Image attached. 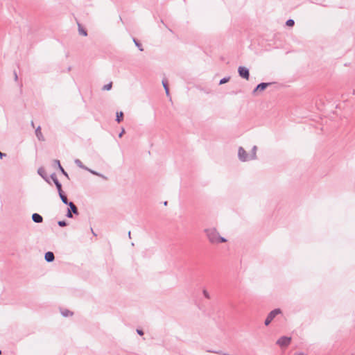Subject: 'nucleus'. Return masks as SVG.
Returning a JSON list of instances; mask_svg holds the SVG:
<instances>
[{
  "instance_id": "nucleus-1",
  "label": "nucleus",
  "mask_w": 355,
  "mask_h": 355,
  "mask_svg": "<svg viewBox=\"0 0 355 355\" xmlns=\"http://www.w3.org/2000/svg\"><path fill=\"white\" fill-rule=\"evenodd\" d=\"M209 241L212 243H224L226 239L219 235V233L214 228H209L205 230Z\"/></svg>"
},
{
  "instance_id": "nucleus-2",
  "label": "nucleus",
  "mask_w": 355,
  "mask_h": 355,
  "mask_svg": "<svg viewBox=\"0 0 355 355\" xmlns=\"http://www.w3.org/2000/svg\"><path fill=\"white\" fill-rule=\"evenodd\" d=\"M271 83H262L259 84L252 91L253 96H258L261 92H263Z\"/></svg>"
},
{
  "instance_id": "nucleus-3",
  "label": "nucleus",
  "mask_w": 355,
  "mask_h": 355,
  "mask_svg": "<svg viewBox=\"0 0 355 355\" xmlns=\"http://www.w3.org/2000/svg\"><path fill=\"white\" fill-rule=\"evenodd\" d=\"M282 313L281 310L279 309H274L273 311H270L266 320H265V324L266 326H268L272 321V320L275 318V317L278 315V314H280Z\"/></svg>"
},
{
  "instance_id": "nucleus-4",
  "label": "nucleus",
  "mask_w": 355,
  "mask_h": 355,
  "mask_svg": "<svg viewBox=\"0 0 355 355\" xmlns=\"http://www.w3.org/2000/svg\"><path fill=\"white\" fill-rule=\"evenodd\" d=\"M238 157L241 162H247L250 160V155L247 153L243 147H239L238 150Z\"/></svg>"
},
{
  "instance_id": "nucleus-5",
  "label": "nucleus",
  "mask_w": 355,
  "mask_h": 355,
  "mask_svg": "<svg viewBox=\"0 0 355 355\" xmlns=\"http://www.w3.org/2000/svg\"><path fill=\"white\" fill-rule=\"evenodd\" d=\"M239 76L245 79L248 80L250 77L249 70L245 67H239L238 69Z\"/></svg>"
},
{
  "instance_id": "nucleus-6",
  "label": "nucleus",
  "mask_w": 355,
  "mask_h": 355,
  "mask_svg": "<svg viewBox=\"0 0 355 355\" xmlns=\"http://www.w3.org/2000/svg\"><path fill=\"white\" fill-rule=\"evenodd\" d=\"M291 340V338L290 337L283 336V337H281L277 341V344L281 347H286L290 344Z\"/></svg>"
},
{
  "instance_id": "nucleus-7",
  "label": "nucleus",
  "mask_w": 355,
  "mask_h": 355,
  "mask_svg": "<svg viewBox=\"0 0 355 355\" xmlns=\"http://www.w3.org/2000/svg\"><path fill=\"white\" fill-rule=\"evenodd\" d=\"M59 196L60 197L61 200L64 204H68V200L65 195L63 194L62 190V185H60V187H57Z\"/></svg>"
},
{
  "instance_id": "nucleus-8",
  "label": "nucleus",
  "mask_w": 355,
  "mask_h": 355,
  "mask_svg": "<svg viewBox=\"0 0 355 355\" xmlns=\"http://www.w3.org/2000/svg\"><path fill=\"white\" fill-rule=\"evenodd\" d=\"M32 220L36 223H40L43 221V218L39 214L35 213L32 215Z\"/></svg>"
},
{
  "instance_id": "nucleus-9",
  "label": "nucleus",
  "mask_w": 355,
  "mask_h": 355,
  "mask_svg": "<svg viewBox=\"0 0 355 355\" xmlns=\"http://www.w3.org/2000/svg\"><path fill=\"white\" fill-rule=\"evenodd\" d=\"M35 135H36V137L37 138L40 140V141H44V136L41 132V128L40 126H38L36 130H35Z\"/></svg>"
},
{
  "instance_id": "nucleus-10",
  "label": "nucleus",
  "mask_w": 355,
  "mask_h": 355,
  "mask_svg": "<svg viewBox=\"0 0 355 355\" xmlns=\"http://www.w3.org/2000/svg\"><path fill=\"white\" fill-rule=\"evenodd\" d=\"M44 258L47 262H51L54 260L55 257L53 252H48L45 254Z\"/></svg>"
},
{
  "instance_id": "nucleus-11",
  "label": "nucleus",
  "mask_w": 355,
  "mask_h": 355,
  "mask_svg": "<svg viewBox=\"0 0 355 355\" xmlns=\"http://www.w3.org/2000/svg\"><path fill=\"white\" fill-rule=\"evenodd\" d=\"M67 205L69 206V209H70L71 212H73L74 214H78V208L76 207V206L72 202H69L68 201V204Z\"/></svg>"
},
{
  "instance_id": "nucleus-12",
  "label": "nucleus",
  "mask_w": 355,
  "mask_h": 355,
  "mask_svg": "<svg viewBox=\"0 0 355 355\" xmlns=\"http://www.w3.org/2000/svg\"><path fill=\"white\" fill-rule=\"evenodd\" d=\"M257 147L256 146H254L252 149L251 153L250 154V160L256 159V157H257Z\"/></svg>"
},
{
  "instance_id": "nucleus-13",
  "label": "nucleus",
  "mask_w": 355,
  "mask_h": 355,
  "mask_svg": "<svg viewBox=\"0 0 355 355\" xmlns=\"http://www.w3.org/2000/svg\"><path fill=\"white\" fill-rule=\"evenodd\" d=\"M78 33H79V34L83 35V36H85V37L87 36V31L82 27L80 24L78 23Z\"/></svg>"
},
{
  "instance_id": "nucleus-14",
  "label": "nucleus",
  "mask_w": 355,
  "mask_h": 355,
  "mask_svg": "<svg viewBox=\"0 0 355 355\" xmlns=\"http://www.w3.org/2000/svg\"><path fill=\"white\" fill-rule=\"evenodd\" d=\"M51 178L52 180L53 181L54 184H55L56 187H60V185H61V184L58 181L55 174H52L51 175Z\"/></svg>"
},
{
  "instance_id": "nucleus-15",
  "label": "nucleus",
  "mask_w": 355,
  "mask_h": 355,
  "mask_svg": "<svg viewBox=\"0 0 355 355\" xmlns=\"http://www.w3.org/2000/svg\"><path fill=\"white\" fill-rule=\"evenodd\" d=\"M37 173L42 178H43L44 180H46V177H45V171L42 167H40L38 168Z\"/></svg>"
},
{
  "instance_id": "nucleus-16",
  "label": "nucleus",
  "mask_w": 355,
  "mask_h": 355,
  "mask_svg": "<svg viewBox=\"0 0 355 355\" xmlns=\"http://www.w3.org/2000/svg\"><path fill=\"white\" fill-rule=\"evenodd\" d=\"M75 163L78 167L87 170V168L83 164L82 162L80 159H76Z\"/></svg>"
},
{
  "instance_id": "nucleus-17",
  "label": "nucleus",
  "mask_w": 355,
  "mask_h": 355,
  "mask_svg": "<svg viewBox=\"0 0 355 355\" xmlns=\"http://www.w3.org/2000/svg\"><path fill=\"white\" fill-rule=\"evenodd\" d=\"M55 163H58V168L61 171V172L65 175V176H68L67 173H66V171L64 170V168L62 167L60 163V161L59 160H55Z\"/></svg>"
},
{
  "instance_id": "nucleus-18",
  "label": "nucleus",
  "mask_w": 355,
  "mask_h": 355,
  "mask_svg": "<svg viewBox=\"0 0 355 355\" xmlns=\"http://www.w3.org/2000/svg\"><path fill=\"white\" fill-rule=\"evenodd\" d=\"M123 114L122 112H117L116 113V121L118 123L121 122L123 119Z\"/></svg>"
},
{
  "instance_id": "nucleus-19",
  "label": "nucleus",
  "mask_w": 355,
  "mask_h": 355,
  "mask_svg": "<svg viewBox=\"0 0 355 355\" xmlns=\"http://www.w3.org/2000/svg\"><path fill=\"white\" fill-rule=\"evenodd\" d=\"M112 86V83H108V84H107V85H105L103 86V90H107V91H108V90L111 89Z\"/></svg>"
},
{
  "instance_id": "nucleus-20",
  "label": "nucleus",
  "mask_w": 355,
  "mask_h": 355,
  "mask_svg": "<svg viewBox=\"0 0 355 355\" xmlns=\"http://www.w3.org/2000/svg\"><path fill=\"white\" fill-rule=\"evenodd\" d=\"M230 80V77L224 78L220 80V85L225 84Z\"/></svg>"
},
{
  "instance_id": "nucleus-21",
  "label": "nucleus",
  "mask_w": 355,
  "mask_h": 355,
  "mask_svg": "<svg viewBox=\"0 0 355 355\" xmlns=\"http://www.w3.org/2000/svg\"><path fill=\"white\" fill-rule=\"evenodd\" d=\"M133 41H134V42H135V45L139 48V49L141 51H143V49H142V47H141V44H139V42H138L135 39H134V40H133Z\"/></svg>"
},
{
  "instance_id": "nucleus-22",
  "label": "nucleus",
  "mask_w": 355,
  "mask_h": 355,
  "mask_svg": "<svg viewBox=\"0 0 355 355\" xmlns=\"http://www.w3.org/2000/svg\"><path fill=\"white\" fill-rule=\"evenodd\" d=\"M286 25L288 26H292L294 25V21L293 19H288L286 21Z\"/></svg>"
},
{
  "instance_id": "nucleus-23",
  "label": "nucleus",
  "mask_w": 355,
  "mask_h": 355,
  "mask_svg": "<svg viewBox=\"0 0 355 355\" xmlns=\"http://www.w3.org/2000/svg\"><path fill=\"white\" fill-rule=\"evenodd\" d=\"M163 86H164V87L165 91H166V95H167V96H168V95H169L168 88V87H167V85H166L164 82H163Z\"/></svg>"
},
{
  "instance_id": "nucleus-24",
  "label": "nucleus",
  "mask_w": 355,
  "mask_h": 355,
  "mask_svg": "<svg viewBox=\"0 0 355 355\" xmlns=\"http://www.w3.org/2000/svg\"><path fill=\"white\" fill-rule=\"evenodd\" d=\"M58 225L60 226V227H64L67 225V223L64 220H60L58 221Z\"/></svg>"
},
{
  "instance_id": "nucleus-25",
  "label": "nucleus",
  "mask_w": 355,
  "mask_h": 355,
  "mask_svg": "<svg viewBox=\"0 0 355 355\" xmlns=\"http://www.w3.org/2000/svg\"><path fill=\"white\" fill-rule=\"evenodd\" d=\"M203 295L204 296L207 298V299H209L210 298V295H209V293L207 292V290H203Z\"/></svg>"
},
{
  "instance_id": "nucleus-26",
  "label": "nucleus",
  "mask_w": 355,
  "mask_h": 355,
  "mask_svg": "<svg viewBox=\"0 0 355 355\" xmlns=\"http://www.w3.org/2000/svg\"><path fill=\"white\" fill-rule=\"evenodd\" d=\"M72 213L73 212H71L70 209H68V211H67V216L69 217V218H72V216H72Z\"/></svg>"
},
{
  "instance_id": "nucleus-27",
  "label": "nucleus",
  "mask_w": 355,
  "mask_h": 355,
  "mask_svg": "<svg viewBox=\"0 0 355 355\" xmlns=\"http://www.w3.org/2000/svg\"><path fill=\"white\" fill-rule=\"evenodd\" d=\"M87 170L92 173V174H94V175H100L98 173L95 172V171H92V170H90V169H88Z\"/></svg>"
},
{
  "instance_id": "nucleus-28",
  "label": "nucleus",
  "mask_w": 355,
  "mask_h": 355,
  "mask_svg": "<svg viewBox=\"0 0 355 355\" xmlns=\"http://www.w3.org/2000/svg\"><path fill=\"white\" fill-rule=\"evenodd\" d=\"M137 332L138 333V334H139V335H141V336H142V335L144 334L143 331H142V330H141V329H137Z\"/></svg>"
},
{
  "instance_id": "nucleus-29",
  "label": "nucleus",
  "mask_w": 355,
  "mask_h": 355,
  "mask_svg": "<svg viewBox=\"0 0 355 355\" xmlns=\"http://www.w3.org/2000/svg\"><path fill=\"white\" fill-rule=\"evenodd\" d=\"M69 313H70V312H69V311H67L66 312H62V315H63L64 316H68V315H69Z\"/></svg>"
},
{
  "instance_id": "nucleus-30",
  "label": "nucleus",
  "mask_w": 355,
  "mask_h": 355,
  "mask_svg": "<svg viewBox=\"0 0 355 355\" xmlns=\"http://www.w3.org/2000/svg\"><path fill=\"white\" fill-rule=\"evenodd\" d=\"M124 132H125V130H124V129H123L122 131L119 133V137H121L123 136V135L124 134Z\"/></svg>"
},
{
  "instance_id": "nucleus-31",
  "label": "nucleus",
  "mask_w": 355,
  "mask_h": 355,
  "mask_svg": "<svg viewBox=\"0 0 355 355\" xmlns=\"http://www.w3.org/2000/svg\"><path fill=\"white\" fill-rule=\"evenodd\" d=\"M5 156H6V154L2 153L0 151V158H2V157H5Z\"/></svg>"
},
{
  "instance_id": "nucleus-32",
  "label": "nucleus",
  "mask_w": 355,
  "mask_h": 355,
  "mask_svg": "<svg viewBox=\"0 0 355 355\" xmlns=\"http://www.w3.org/2000/svg\"><path fill=\"white\" fill-rule=\"evenodd\" d=\"M294 355H302V353H296Z\"/></svg>"
},
{
  "instance_id": "nucleus-33",
  "label": "nucleus",
  "mask_w": 355,
  "mask_h": 355,
  "mask_svg": "<svg viewBox=\"0 0 355 355\" xmlns=\"http://www.w3.org/2000/svg\"><path fill=\"white\" fill-rule=\"evenodd\" d=\"M128 236L130 237V232H128Z\"/></svg>"
},
{
  "instance_id": "nucleus-34",
  "label": "nucleus",
  "mask_w": 355,
  "mask_h": 355,
  "mask_svg": "<svg viewBox=\"0 0 355 355\" xmlns=\"http://www.w3.org/2000/svg\"><path fill=\"white\" fill-rule=\"evenodd\" d=\"M0 354H1V350L0 349Z\"/></svg>"
}]
</instances>
